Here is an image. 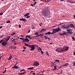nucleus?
Instances as JSON below:
<instances>
[{
	"label": "nucleus",
	"instance_id": "obj_1",
	"mask_svg": "<svg viewBox=\"0 0 75 75\" xmlns=\"http://www.w3.org/2000/svg\"><path fill=\"white\" fill-rule=\"evenodd\" d=\"M41 12L42 15L44 17L48 16H49L48 13H50V9L48 8L43 9Z\"/></svg>",
	"mask_w": 75,
	"mask_h": 75
},
{
	"label": "nucleus",
	"instance_id": "obj_2",
	"mask_svg": "<svg viewBox=\"0 0 75 75\" xmlns=\"http://www.w3.org/2000/svg\"><path fill=\"white\" fill-rule=\"evenodd\" d=\"M53 31L52 33H51L50 32H47L45 33V34L47 35H50V34H53L54 33H58V31L61 30V29L59 28H57L53 29Z\"/></svg>",
	"mask_w": 75,
	"mask_h": 75
},
{
	"label": "nucleus",
	"instance_id": "obj_3",
	"mask_svg": "<svg viewBox=\"0 0 75 75\" xmlns=\"http://www.w3.org/2000/svg\"><path fill=\"white\" fill-rule=\"evenodd\" d=\"M25 46H27L28 47H29L30 48H31L30 50V51H33V50H34L35 47H38V46H37V45H28L26 43H25Z\"/></svg>",
	"mask_w": 75,
	"mask_h": 75
},
{
	"label": "nucleus",
	"instance_id": "obj_4",
	"mask_svg": "<svg viewBox=\"0 0 75 75\" xmlns=\"http://www.w3.org/2000/svg\"><path fill=\"white\" fill-rule=\"evenodd\" d=\"M62 49L63 52H64V51H67L69 49V47L68 46H64L63 47Z\"/></svg>",
	"mask_w": 75,
	"mask_h": 75
},
{
	"label": "nucleus",
	"instance_id": "obj_5",
	"mask_svg": "<svg viewBox=\"0 0 75 75\" xmlns=\"http://www.w3.org/2000/svg\"><path fill=\"white\" fill-rule=\"evenodd\" d=\"M69 25H62V28H65L66 29H68L69 28Z\"/></svg>",
	"mask_w": 75,
	"mask_h": 75
},
{
	"label": "nucleus",
	"instance_id": "obj_6",
	"mask_svg": "<svg viewBox=\"0 0 75 75\" xmlns=\"http://www.w3.org/2000/svg\"><path fill=\"white\" fill-rule=\"evenodd\" d=\"M56 51L57 52H64L63 51V49L62 48L60 47L59 48H57L56 49Z\"/></svg>",
	"mask_w": 75,
	"mask_h": 75
},
{
	"label": "nucleus",
	"instance_id": "obj_7",
	"mask_svg": "<svg viewBox=\"0 0 75 75\" xmlns=\"http://www.w3.org/2000/svg\"><path fill=\"white\" fill-rule=\"evenodd\" d=\"M6 40L5 41H4L3 42L1 43L2 45L4 46V47L6 46V45H7V42L6 41Z\"/></svg>",
	"mask_w": 75,
	"mask_h": 75
},
{
	"label": "nucleus",
	"instance_id": "obj_8",
	"mask_svg": "<svg viewBox=\"0 0 75 75\" xmlns=\"http://www.w3.org/2000/svg\"><path fill=\"white\" fill-rule=\"evenodd\" d=\"M66 31H67V32H66V33H69L70 35H71L73 34V32H71V29H67Z\"/></svg>",
	"mask_w": 75,
	"mask_h": 75
},
{
	"label": "nucleus",
	"instance_id": "obj_9",
	"mask_svg": "<svg viewBox=\"0 0 75 75\" xmlns=\"http://www.w3.org/2000/svg\"><path fill=\"white\" fill-rule=\"evenodd\" d=\"M66 1L67 3H71V4L75 3V2H74L71 0H66Z\"/></svg>",
	"mask_w": 75,
	"mask_h": 75
},
{
	"label": "nucleus",
	"instance_id": "obj_10",
	"mask_svg": "<svg viewBox=\"0 0 75 75\" xmlns=\"http://www.w3.org/2000/svg\"><path fill=\"white\" fill-rule=\"evenodd\" d=\"M34 65L35 66L37 67V66H38V65H39V63H38V62L37 61H36L34 63Z\"/></svg>",
	"mask_w": 75,
	"mask_h": 75
},
{
	"label": "nucleus",
	"instance_id": "obj_11",
	"mask_svg": "<svg viewBox=\"0 0 75 75\" xmlns=\"http://www.w3.org/2000/svg\"><path fill=\"white\" fill-rule=\"evenodd\" d=\"M20 21H23V22H25V21H27V20L25 18H21L20 19Z\"/></svg>",
	"mask_w": 75,
	"mask_h": 75
},
{
	"label": "nucleus",
	"instance_id": "obj_12",
	"mask_svg": "<svg viewBox=\"0 0 75 75\" xmlns=\"http://www.w3.org/2000/svg\"><path fill=\"white\" fill-rule=\"evenodd\" d=\"M19 67L18 66H17L16 65L14 66L13 67H12V68L13 69H14V68H15V69H17L18 68H19Z\"/></svg>",
	"mask_w": 75,
	"mask_h": 75
},
{
	"label": "nucleus",
	"instance_id": "obj_13",
	"mask_svg": "<svg viewBox=\"0 0 75 75\" xmlns=\"http://www.w3.org/2000/svg\"><path fill=\"white\" fill-rule=\"evenodd\" d=\"M46 30L44 28L42 29L41 31L40 32V33H42L43 31H45Z\"/></svg>",
	"mask_w": 75,
	"mask_h": 75
},
{
	"label": "nucleus",
	"instance_id": "obj_14",
	"mask_svg": "<svg viewBox=\"0 0 75 75\" xmlns=\"http://www.w3.org/2000/svg\"><path fill=\"white\" fill-rule=\"evenodd\" d=\"M68 65H69V63H66L65 64H64L63 65V67H67V66H68Z\"/></svg>",
	"mask_w": 75,
	"mask_h": 75
},
{
	"label": "nucleus",
	"instance_id": "obj_15",
	"mask_svg": "<svg viewBox=\"0 0 75 75\" xmlns=\"http://www.w3.org/2000/svg\"><path fill=\"white\" fill-rule=\"evenodd\" d=\"M34 67H30L29 68H28L27 69L29 70H31V69H34Z\"/></svg>",
	"mask_w": 75,
	"mask_h": 75
},
{
	"label": "nucleus",
	"instance_id": "obj_16",
	"mask_svg": "<svg viewBox=\"0 0 75 75\" xmlns=\"http://www.w3.org/2000/svg\"><path fill=\"white\" fill-rule=\"evenodd\" d=\"M10 37L9 36L6 39V42H8V40H10Z\"/></svg>",
	"mask_w": 75,
	"mask_h": 75
},
{
	"label": "nucleus",
	"instance_id": "obj_17",
	"mask_svg": "<svg viewBox=\"0 0 75 75\" xmlns=\"http://www.w3.org/2000/svg\"><path fill=\"white\" fill-rule=\"evenodd\" d=\"M29 15H30V13H28L24 15V16L26 17V16H29Z\"/></svg>",
	"mask_w": 75,
	"mask_h": 75
},
{
	"label": "nucleus",
	"instance_id": "obj_18",
	"mask_svg": "<svg viewBox=\"0 0 75 75\" xmlns=\"http://www.w3.org/2000/svg\"><path fill=\"white\" fill-rule=\"evenodd\" d=\"M24 41H26V42H28L29 41V40L28 38H26L25 40H24Z\"/></svg>",
	"mask_w": 75,
	"mask_h": 75
},
{
	"label": "nucleus",
	"instance_id": "obj_19",
	"mask_svg": "<svg viewBox=\"0 0 75 75\" xmlns=\"http://www.w3.org/2000/svg\"><path fill=\"white\" fill-rule=\"evenodd\" d=\"M20 40H23V41H22V42H24V40H25V39H24V38H20Z\"/></svg>",
	"mask_w": 75,
	"mask_h": 75
},
{
	"label": "nucleus",
	"instance_id": "obj_20",
	"mask_svg": "<svg viewBox=\"0 0 75 75\" xmlns=\"http://www.w3.org/2000/svg\"><path fill=\"white\" fill-rule=\"evenodd\" d=\"M69 25H70V27L71 28H72V27H74V25L72 24H70Z\"/></svg>",
	"mask_w": 75,
	"mask_h": 75
},
{
	"label": "nucleus",
	"instance_id": "obj_21",
	"mask_svg": "<svg viewBox=\"0 0 75 75\" xmlns=\"http://www.w3.org/2000/svg\"><path fill=\"white\" fill-rule=\"evenodd\" d=\"M26 72H23V73H19L18 74L19 75H24L25 73Z\"/></svg>",
	"mask_w": 75,
	"mask_h": 75
},
{
	"label": "nucleus",
	"instance_id": "obj_22",
	"mask_svg": "<svg viewBox=\"0 0 75 75\" xmlns=\"http://www.w3.org/2000/svg\"><path fill=\"white\" fill-rule=\"evenodd\" d=\"M4 41V39H3L1 40L0 41V44H1V42H3Z\"/></svg>",
	"mask_w": 75,
	"mask_h": 75
},
{
	"label": "nucleus",
	"instance_id": "obj_23",
	"mask_svg": "<svg viewBox=\"0 0 75 75\" xmlns=\"http://www.w3.org/2000/svg\"><path fill=\"white\" fill-rule=\"evenodd\" d=\"M11 58H12V56H11L9 57L8 60H10V59H11Z\"/></svg>",
	"mask_w": 75,
	"mask_h": 75
},
{
	"label": "nucleus",
	"instance_id": "obj_24",
	"mask_svg": "<svg viewBox=\"0 0 75 75\" xmlns=\"http://www.w3.org/2000/svg\"><path fill=\"white\" fill-rule=\"evenodd\" d=\"M67 33L66 32L63 33V35H67V33Z\"/></svg>",
	"mask_w": 75,
	"mask_h": 75
},
{
	"label": "nucleus",
	"instance_id": "obj_25",
	"mask_svg": "<svg viewBox=\"0 0 75 75\" xmlns=\"http://www.w3.org/2000/svg\"><path fill=\"white\" fill-rule=\"evenodd\" d=\"M31 37V36L30 35H26L25 36L26 38H29V37Z\"/></svg>",
	"mask_w": 75,
	"mask_h": 75
},
{
	"label": "nucleus",
	"instance_id": "obj_26",
	"mask_svg": "<svg viewBox=\"0 0 75 75\" xmlns=\"http://www.w3.org/2000/svg\"><path fill=\"white\" fill-rule=\"evenodd\" d=\"M72 38L73 39V41H75V38L74 37L72 36Z\"/></svg>",
	"mask_w": 75,
	"mask_h": 75
},
{
	"label": "nucleus",
	"instance_id": "obj_27",
	"mask_svg": "<svg viewBox=\"0 0 75 75\" xmlns=\"http://www.w3.org/2000/svg\"><path fill=\"white\" fill-rule=\"evenodd\" d=\"M16 34V32H14V33H12L11 34V35H12L13 36V35H14V34Z\"/></svg>",
	"mask_w": 75,
	"mask_h": 75
},
{
	"label": "nucleus",
	"instance_id": "obj_28",
	"mask_svg": "<svg viewBox=\"0 0 75 75\" xmlns=\"http://www.w3.org/2000/svg\"><path fill=\"white\" fill-rule=\"evenodd\" d=\"M55 61H56V62H59V60H57V59L55 60Z\"/></svg>",
	"mask_w": 75,
	"mask_h": 75
},
{
	"label": "nucleus",
	"instance_id": "obj_29",
	"mask_svg": "<svg viewBox=\"0 0 75 75\" xmlns=\"http://www.w3.org/2000/svg\"><path fill=\"white\" fill-rule=\"evenodd\" d=\"M51 0H47L46 2V3H48V2H50V1H51Z\"/></svg>",
	"mask_w": 75,
	"mask_h": 75
},
{
	"label": "nucleus",
	"instance_id": "obj_30",
	"mask_svg": "<svg viewBox=\"0 0 75 75\" xmlns=\"http://www.w3.org/2000/svg\"><path fill=\"white\" fill-rule=\"evenodd\" d=\"M12 48H13V49H16V46H13L12 47Z\"/></svg>",
	"mask_w": 75,
	"mask_h": 75
},
{
	"label": "nucleus",
	"instance_id": "obj_31",
	"mask_svg": "<svg viewBox=\"0 0 75 75\" xmlns=\"http://www.w3.org/2000/svg\"><path fill=\"white\" fill-rule=\"evenodd\" d=\"M59 35H60L61 36H63V33L62 34V33H60L59 34Z\"/></svg>",
	"mask_w": 75,
	"mask_h": 75
},
{
	"label": "nucleus",
	"instance_id": "obj_32",
	"mask_svg": "<svg viewBox=\"0 0 75 75\" xmlns=\"http://www.w3.org/2000/svg\"><path fill=\"white\" fill-rule=\"evenodd\" d=\"M44 37H45V40H47V39L48 37H47V36H45Z\"/></svg>",
	"mask_w": 75,
	"mask_h": 75
},
{
	"label": "nucleus",
	"instance_id": "obj_33",
	"mask_svg": "<svg viewBox=\"0 0 75 75\" xmlns=\"http://www.w3.org/2000/svg\"><path fill=\"white\" fill-rule=\"evenodd\" d=\"M34 35H37V36L38 35V33H36Z\"/></svg>",
	"mask_w": 75,
	"mask_h": 75
},
{
	"label": "nucleus",
	"instance_id": "obj_34",
	"mask_svg": "<svg viewBox=\"0 0 75 75\" xmlns=\"http://www.w3.org/2000/svg\"><path fill=\"white\" fill-rule=\"evenodd\" d=\"M46 54L47 55H48V57H49L50 56V55H49V54H48V52H46Z\"/></svg>",
	"mask_w": 75,
	"mask_h": 75
},
{
	"label": "nucleus",
	"instance_id": "obj_35",
	"mask_svg": "<svg viewBox=\"0 0 75 75\" xmlns=\"http://www.w3.org/2000/svg\"><path fill=\"white\" fill-rule=\"evenodd\" d=\"M6 23H10V21H8L6 22Z\"/></svg>",
	"mask_w": 75,
	"mask_h": 75
},
{
	"label": "nucleus",
	"instance_id": "obj_36",
	"mask_svg": "<svg viewBox=\"0 0 75 75\" xmlns=\"http://www.w3.org/2000/svg\"><path fill=\"white\" fill-rule=\"evenodd\" d=\"M73 64H74L73 65V67H74V66L75 65V62H73Z\"/></svg>",
	"mask_w": 75,
	"mask_h": 75
},
{
	"label": "nucleus",
	"instance_id": "obj_37",
	"mask_svg": "<svg viewBox=\"0 0 75 75\" xmlns=\"http://www.w3.org/2000/svg\"><path fill=\"white\" fill-rule=\"evenodd\" d=\"M41 53L42 54H44V52L42 51V50H40Z\"/></svg>",
	"mask_w": 75,
	"mask_h": 75
},
{
	"label": "nucleus",
	"instance_id": "obj_38",
	"mask_svg": "<svg viewBox=\"0 0 75 75\" xmlns=\"http://www.w3.org/2000/svg\"><path fill=\"white\" fill-rule=\"evenodd\" d=\"M38 50H40L41 51V47H39L38 49Z\"/></svg>",
	"mask_w": 75,
	"mask_h": 75
},
{
	"label": "nucleus",
	"instance_id": "obj_39",
	"mask_svg": "<svg viewBox=\"0 0 75 75\" xmlns=\"http://www.w3.org/2000/svg\"><path fill=\"white\" fill-rule=\"evenodd\" d=\"M54 69H57V67L55 65L54 66Z\"/></svg>",
	"mask_w": 75,
	"mask_h": 75
},
{
	"label": "nucleus",
	"instance_id": "obj_40",
	"mask_svg": "<svg viewBox=\"0 0 75 75\" xmlns=\"http://www.w3.org/2000/svg\"><path fill=\"white\" fill-rule=\"evenodd\" d=\"M40 36H41V34H40L38 35V37H40Z\"/></svg>",
	"mask_w": 75,
	"mask_h": 75
},
{
	"label": "nucleus",
	"instance_id": "obj_41",
	"mask_svg": "<svg viewBox=\"0 0 75 75\" xmlns=\"http://www.w3.org/2000/svg\"><path fill=\"white\" fill-rule=\"evenodd\" d=\"M6 72V69H5V70L4 71H3V73H4Z\"/></svg>",
	"mask_w": 75,
	"mask_h": 75
},
{
	"label": "nucleus",
	"instance_id": "obj_42",
	"mask_svg": "<svg viewBox=\"0 0 75 75\" xmlns=\"http://www.w3.org/2000/svg\"><path fill=\"white\" fill-rule=\"evenodd\" d=\"M47 39H48V40H49V41H50V40H51V39H50V38L48 37L47 38Z\"/></svg>",
	"mask_w": 75,
	"mask_h": 75
},
{
	"label": "nucleus",
	"instance_id": "obj_43",
	"mask_svg": "<svg viewBox=\"0 0 75 75\" xmlns=\"http://www.w3.org/2000/svg\"><path fill=\"white\" fill-rule=\"evenodd\" d=\"M37 4V2H35V3L33 4V5H35Z\"/></svg>",
	"mask_w": 75,
	"mask_h": 75
},
{
	"label": "nucleus",
	"instance_id": "obj_44",
	"mask_svg": "<svg viewBox=\"0 0 75 75\" xmlns=\"http://www.w3.org/2000/svg\"><path fill=\"white\" fill-rule=\"evenodd\" d=\"M30 16H27L26 17V18H30Z\"/></svg>",
	"mask_w": 75,
	"mask_h": 75
},
{
	"label": "nucleus",
	"instance_id": "obj_45",
	"mask_svg": "<svg viewBox=\"0 0 75 75\" xmlns=\"http://www.w3.org/2000/svg\"><path fill=\"white\" fill-rule=\"evenodd\" d=\"M18 26L19 28H21V26L20 24Z\"/></svg>",
	"mask_w": 75,
	"mask_h": 75
},
{
	"label": "nucleus",
	"instance_id": "obj_46",
	"mask_svg": "<svg viewBox=\"0 0 75 75\" xmlns=\"http://www.w3.org/2000/svg\"><path fill=\"white\" fill-rule=\"evenodd\" d=\"M52 64L53 65H52V67H53V66H54V63L53 62H52Z\"/></svg>",
	"mask_w": 75,
	"mask_h": 75
},
{
	"label": "nucleus",
	"instance_id": "obj_47",
	"mask_svg": "<svg viewBox=\"0 0 75 75\" xmlns=\"http://www.w3.org/2000/svg\"><path fill=\"white\" fill-rule=\"evenodd\" d=\"M3 13H0V15L1 16V15H3Z\"/></svg>",
	"mask_w": 75,
	"mask_h": 75
},
{
	"label": "nucleus",
	"instance_id": "obj_48",
	"mask_svg": "<svg viewBox=\"0 0 75 75\" xmlns=\"http://www.w3.org/2000/svg\"><path fill=\"white\" fill-rule=\"evenodd\" d=\"M34 4H31V6H32V7H33L34 6Z\"/></svg>",
	"mask_w": 75,
	"mask_h": 75
},
{
	"label": "nucleus",
	"instance_id": "obj_49",
	"mask_svg": "<svg viewBox=\"0 0 75 75\" xmlns=\"http://www.w3.org/2000/svg\"><path fill=\"white\" fill-rule=\"evenodd\" d=\"M30 31H31V30H29V31H28V33H30Z\"/></svg>",
	"mask_w": 75,
	"mask_h": 75
},
{
	"label": "nucleus",
	"instance_id": "obj_50",
	"mask_svg": "<svg viewBox=\"0 0 75 75\" xmlns=\"http://www.w3.org/2000/svg\"><path fill=\"white\" fill-rule=\"evenodd\" d=\"M41 36H42V37H43V36H44V34H41Z\"/></svg>",
	"mask_w": 75,
	"mask_h": 75
},
{
	"label": "nucleus",
	"instance_id": "obj_51",
	"mask_svg": "<svg viewBox=\"0 0 75 75\" xmlns=\"http://www.w3.org/2000/svg\"><path fill=\"white\" fill-rule=\"evenodd\" d=\"M35 37H38V36H36L34 37V38H35Z\"/></svg>",
	"mask_w": 75,
	"mask_h": 75
},
{
	"label": "nucleus",
	"instance_id": "obj_52",
	"mask_svg": "<svg viewBox=\"0 0 75 75\" xmlns=\"http://www.w3.org/2000/svg\"><path fill=\"white\" fill-rule=\"evenodd\" d=\"M44 71H45V70H43L42 71V74H43V73H44Z\"/></svg>",
	"mask_w": 75,
	"mask_h": 75
},
{
	"label": "nucleus",
	"instance_id": "obj_53",
	"mask_svg": "<svg viewBox=\"0 0 75 75\" xmlns=\"http://www.w3.org/2000/svg\"><path fill=\"white\" fill-rule=\"evenodd\" d=\"M23 49H26L25 47H23Z\"/></svg>",
	"mask_w": 75,
	"mask_h": 75
},
{
	"label": "nucleus",
	"instance_id": "obj_54",
	"mask_svg": "<svg viewBox=\"0 0 75 75\" xmlns=\"http://www.w3.org/2000/svg\"><path fill=\"white\" fill-rule=\"evenodd\" d=\"M2 27H3V26H0V29L2 28Z\"/></svg>",
	"mask_w": 75,
	"mask_h": 75
},
{
	"label": "nucleus",
	"instance_id": "obj_55",
	"mask_svg": "<svg viewBox=\"0 0 75 75\" xmlns=\"http://www.w3.org/2000/svg\"><path fill=\"white\" fill-rule=\"evenodd\" d=\"M17 64H18V62H17H17H16L15 65H17Z\"/></svg>",
	"mask_w": 75,
	"mask_h": 75
},
{
	"label": "nucleus",
	"instance_id": "obj_56",
	"mask_svg": "<svg viewBox=\"0 0 75 75\" xmlns=\"http://www.w3.org/2000/svg\"><path fill=\"white\" fill-rule=\"evenodd\" d=\"M73 16H74V18L75 19V15H74Z\"/></svg>",
	"mask_w": 75,
	"mask_h": 75
},
{
	"label": "nucleus",
	"instance_id": "obj_57",
	"mask_svg": "<svg viewBox=\"0 0 75 75\" xmlns=\"http://www.w3.org/2000/svg\"><path fill=\"white\" fill-rule=\"evenodd\" d=\"M53 71H55V70H56V69H53Z\"/></svg>",
	"mask_w": 75,
	"mask_h": 75
},
{
	"label": "nucleus",
	"instance_id": "obj_58",
	"mask_svg": "<svg viewBox=\"0 0 75 75\" xmlns=\"http://www.w3.org/2000/svg\"><path fill=\"white\" fill-rule=\"evenodd\" d=\"M61 1H64V0H60Z\"/></svg>",
	"mask_w": 75,
	"mask_h": 75
},
{
	"label": "nucleus",
	"instance_id": "obj_59",
	"mask_svg": "<svg viewBox=\"0 0 75 75\" xmlns=\"http://www.w3.org/2000/svg\"><path fill=\"white\" fill-rule=\"evenodd\" d=\"M13 41L14 43H15V42H16V41H15V40H13Z\"/></svg>",
	"mask_w": 75,
	"mask_h": 75
},
{
	"label": "nucleus",
	"instance_id": "obj_60",
	"mask_svg": "<svg viewBox=\"0 0 75 75\" xmlns=\"http://www.w3.org/2000/svg\"><path fill=\"white\" fill-rule=\"evenodd\" d=\"M73 54H74V55H75V52H74Z\"/></svg>",
	"mask_w": 75,
	"mask_h": 75
},
{
	"label": "nucleus",
	"instance_id": "obj_61",
	"mask_svg": "<svg viewBox=\"0 0 75 75\" xmlns=\"http://www.w3.org/2000/svg\"><path fill=\"white\" fill-rule=\"evenodd\" d=\"M35 73H33L32 74L35 75Z\"/></svg>",
	"mask_w": 75,
	"mask_h": 75
},
{
	"label": "nucleus",
	"instance_id": "obj_62",
	"mask_svg": "<svg viewBox=\"0 0 75 75\" xmlns=\"http://www.w3.org/2000/svg\"><path fill=\"white\" fill-rule=\"evenodd\" d=\"M1 37H4V35H2Z\"/></svg>",
	"mask_w": 75,
	"mask_h": 75
},
{
	"label": "nucleus",
	"instance_id": "obj_63",
	"mask_svg": "<svg viewBox=\"0 0 75 75\" xmlns=\"http://www.w3.org/2000/svg\"><path fill=\"white\" fill-rule=\"evenodd\" d=\"M31 72H34V71H30V73H31Z\"/></svg>",
	"mask_w": 75,
	"mask_h": 75
},
{
	"label": "nucleus",
	"instance_id": "obj_64",
	"mask_svg": "<svg viewBox=\"0 0 75 75\" xmlns=\"http://www.w3.org/2000/svg\"><path fill=\"white\" fill-rule=\"evenodd\" d=\"M34 26L33 28H32V29H34Z\"/></svg>",
	"mask_w": 75,
	"mask_h": 75
}]
</instances>
